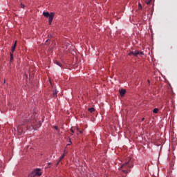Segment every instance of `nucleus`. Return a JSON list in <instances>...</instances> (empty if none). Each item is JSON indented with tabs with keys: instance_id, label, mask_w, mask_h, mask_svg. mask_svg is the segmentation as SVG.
Listing matches in <instances>:
<instances>
[{
	"instance_id": "obj_14",
	"label": "nucleus",
	"mask_w": 177,
	"mask_h": 177,
	"mask_svg": "<svg viewBox=\"0 0 177 177\" xmlns=\"http://www.w3.org/2000/svg\"><path fill=\"white\" fill-rule=\"evenodd\" d=\"M158 111H159V109L158 108L153 109V113H158Z\"/></svg>"
},
{
	"instance_id": "obj_19",
	"label": "nucleus",
	"mask_w": 177,
	"mask_h": 177,
	"mask_svg": "<svg viewBox=\"0 0 177 177\" xmlns=\"http://www.w3.org/2000/svg\"><path fill=\"white\" fill-rule=\"evenodd\" d=\"M71 131L72 133L75 132V131H74V129L73 128L71 129Z\"/></svg>"
},
{
	"instance_id": "obj_10",
	"label": "nucleus",
	"mask_w": 177,
	"mask_h": 177,
	"mask_svg": "<svg viewBox=\"0 0 177 177\" xmlns=\"http://www.w3.org/2000/svg\"><path fill=\"white\" fill-rule=\"evenodd\" d=\"M151 1H152V0H146L145 3H147V5H150Z\"/></svg>"
},
{
	"instance_id": "obj_21",
	"label": "nucleus",
	"mask_w": 177,
	"mask_h": 177,
	"mask_svg": "<svg viewBox=\"0 0 177 177\" xmlns=\"http://www.w3.org/2000/svg\"><path fill=\"white\" fill-rule=\"evenodd\" d=\"M140 55H144L143 52H140Z\"/></svg>"
},
{
	"instance_id": "obj_4",
	"label": "nucleus",
	"mask_w": 177,
	"mask_h": 177,
	"mask_svg": "<svg viewBox=\"0 0 177 177\" xmlns=\"http://www.w3.org/2000/svg\"><path fill=\"white\" fill-rule=\"evenodd\" d=\"M41 173L40 171V169H37V170H35L32 173L29 174V177H35V176H41Z\"/></svg>"
},
{
	"instance_id": "obj_18",
	"label": "nucleus",
	"mask_w": 177,
	"mask_h": 177,
	"mask_svg": "<svg viewBox=\"0 0 177 177\" xmlns=\"http://www.w3.org/2000/svg\"><path fill=\"white\" fill-rule=\"evenodd\" d=\"M21 8L24 9L25 8V6L21 2Z\"/></svg>"
},
{
	"instance_id": "obj_7",
	"label": "nucleus",
	"mask_w": 177,
	"mask_h": 177,
	"mask_svg": "<svg viewBox=\"0 0 177 177\" xmlns=\"http://www.w3.org/2000/svg\"><path fill=\"white\" fill-rule=\"evenodd\" d=\"M119 92L120 93L121 96H124L126 93V90L125 89H120L119 91Z\"/></svg>"
},
{
	"instance_id": "obj_2",
	"label": "nucleus",
	"mask_w": 177,
	"mask_h": 177,
	"mask_svg": "<svg viewBox=\"0 0 177 177\" xmlns=\"http://www.w3.org/2000/svg\"><path fill=\"white\" fill-rule=\"evenodd\" d=\"M43 15L46 18H49V19H48L49 25H51L53 18H54V16H55V13L54 12L49 13L48 12H44Z\"/></svg>"
},
{
	"instance_id": "obj_26",
	"label": "nucleus",
	"mask_w": 177,
	"mask_h": 177,
	"mask_svg": "<svg viewBox=\"0 0 177 177\" xmlns=\"http://www.w3.org/2000/svg\"><path fill=\"white\" fill-rule=\"evenodd\" d=\"M48 165H51V163H48Z\"/></svg>"
},
{
	"instance_id": "obj_22",
	"label": "nucleus",
	"mask_w": 177,
	"mask_h": 177,
	"mask_svg": "<svg viewBox=\"0 0 177 177\" xmlns=\"http://www.w3.org/2000/svg\"><path fill=\"white\" fill-rule=\"evenodd\" d=\"M80 133H82V131L78 130Z\"/></svg>"
},
{
	"instance_id": "obj_1",
	"label": "nucleus",
	"mask_w": 177,
	"mask_h": 177,
	"mask_svg": "<svg viewBox=\"0 0 177 177\" xmlns=\"http://www.w3.org/2000/svg\"><path fill=\"white\" fill-rule=\"evenodd\" d=\"M41 123L37 120V115L35 112L28 114L25 117L24 124H19L17 127L19 136L24 134L26 130H37L40 128Z\"/></svg>"
},
{
	"instance_id": "obj_13",
	"label": "nucleus",
	"mask_w": 177,
	"mask_h": 177,
	"mask_svg": "<svg viewBox=\"0 0 177 177\" xmlns=\"http://www.w3.org/2000/svg\"><path fill=\"white\" fill-rule=\"evenodd\" d=\"M55 64H57V66H60V67L62 66L61 63L59 62L58 61H55Z\"/></svg>"
},
{
	"instance_id": "obj_15",
	"label": "nucleus",
	"mask_w": 177,
	"mask_h": 177,
	"mask_svg": "<svg viewBox=\"0 0 177 177\" xmlns=\"http://www.w3.org/2000/svg\"><path fill=\"white\" fill-rule=\"evenodd\" d=\"M13 61V53H10V62Z\"/></svg>"
},
{
	"instance_id": "obj_16",
	"label": "nucleus",
	"mask_w": 177,
	"mask_h": 177,
	"mask_svg": "<svg viewBox=\"0 0 177 177\" xmlns=\"http://www.w3.org/2000/svg\"><path fill=\"white\" fill-rule=\"evenodd\" d=\"M55 129H56V131L59 133V129L58 128L57 126H55Z\"/></svg>"
},
{
	"instance_id": "obj_6",
	"label": "nucleus",
	"mask_w": 177,
	"mask_h": 177,
	"mask_svg": "<svg viewBox=\"0 0 177 177\" xmlns=\"http://www.w3.org/2000/svg\"><path fill=\"white\" fill-rule=\"evenodd\" d=\"M16 47H17V41H15V42L14 44V46H12V51L10 52V53H14V52L16 49Z\"/></svg>"
},
{
	"instance_id": "obj_17",
	"label": "nucleus",
	"mask_w": 177,
	"mask_h": 177,
	"mask_svg": "<svg viewBox=\"0 0 177 177\" xmlns=\"http://www.w3.org/2000/svg\"><path fill=\"white\" fill-rule=\"evenodd\" d=\"M72 144L71 139L69 138V143L67 144V146H69Z\"/></svg>"
},
{
	"instance_id": "obj_12",
	"label": "nucleus",
	"mask_w": 177,
	"mask_h": 177,
	"mask_svg": "<svg viewBox=\"0 0 177 177\" xmlns=\"http://www.w3.org/2000/svg\"><path fill=\"white\" fill-rule=\"evenodd\" d=\"M138 10H142V5H141L140 3H138Z\"/></svg>"
},
{
	"instance_id": "obj_9",
	"label": "nucleus",
	"mask_w": 177,
	"mask_h": 177,
	"mask_svg": "<svg viewBox=\"0 0 177 177\" xmlns=\"http://www.w3.org/2000/svg\"><path fill=\"white\" fill-rule=\"evenodd\" d=\"M88 111H90L91 113L95 111V108L91 107L88 109Z\"/></svg>"
},
{
	"instance_id": "obj_24",
	"label": "nucleus",
	"mask_w": 177,
	"mask_h": 177,
	"mask_svg": "<svg viewBox=\"0 0 177 177\" xmlns=\"http://www.w3.org/2000/svg\"><path fill=\"white\" fill-rule=\"evenodd\" d=\"M144 120H145V118H142V121H144Z\"/></svg>"
},
{
	"instance_id": "obj_3",
	"label": "nucleus",
	"mask_w": 177,
	"mask_h": 177,
	"mask_svg": "<svg viewBox=\"0 0 177 177\" xmlns=\"http://www.w3.org/2000/svg\"><path fill=\"white\" fill-rule=\"evenodd\" d=\"M128 168H131V166H130V162H127L126 163H124L120 167V169H122V171L125 174H128V171L125 170Z\"/></svg>"
},
{
	"instance_id": "obj_5",
	"label": "nucleus",
	"mask_w": 177,
	"mask_h": 177,
	"mask_svg": "<svg viewBox=\"0 0 177 177\" xmlns=\"http://www.w3.org/2000/svg\"><path fill=\"white\" fill-rule=\"evenodd\" d=\"M140 55V51L138 50H133L130 53H129V56L133 55L134 57H138V55Z\"/></svg>"
},
{
	"instance_id": "obj_8",
	"label": "nucleus",
	"mask_w": 177,
	"mask_h": 177,
	"mask_svg": "<svg viewBox=\"0 0 177 177\" xmlns=\"http://www.w3.org/2000/svg\"><path fill=\"white\" fill-rule=\"evenodd\" d=\"M64 156H65V153H63V154L60 156L59 160L57 162L56 166H57V165H59V163L60 162V161H61L62 160H63V158H64Z\"/></svg>"
},
{
	"instance_id": "obj_27",
	"label": "nucleus",
	"mask_w": 177,
	"mask_h": 177,
	"mask_svg": "<svg viewBox=\"0 0 177 177\" xmlns=\"http://www.w3.org/2000/svg\"><path fill=\"white\" fill-rule=\"evenodd\" d=\"M122 177H126L125 176H123Z\"/></svg>"
},
{
	"instance_id": "obj_20",
	"label": "nucleus",
	"mask_w": 177,
	"mask_h": 177,
	"mask_svg": "<svg viewBox=\"0 0 177 177\" xmlns=\"http://www.w3.org/2000/svg\"><path fill=\"white\" fill-rule=\"evenodd\" d=\"M52 37H53V35H52L51 34H50V35H48L49 39H50Z\"/></svg>"
},
{
	"instance_id": "obj_25",
	"label": "nucleus",
	"mask_w": 177,
	"mask_h": 177,
	"mask_svg": "<svg viewBox=\"0 0 177 177\" xmlns=\"http://www.w3.org/2000/svg\"><path fill=\"white\" fill-rule=\"evenodd\" d=\"M48 40H49V39L46 40V42H48Z\"/></svg>"
},
{
	"instance_id": "obj_23",
	"label": "nucleus",
	"mask_w": 177,
	"mask_h": 177,
	"mask_svg": "<svg viewBox=\"0 0 177 177\" xmlns=\"http://www.w3.org/2000/svg\"><path fill=\"white\" fill-rule=\"evenodd\" d=\"M148 84H150V80H148Z\"/></svg>"
},
{
	"instance_id": "obj_11",
	"label": "nucleus",
	"mask_w": 177,
	"mask_h": 177,
	"mask_svg": "<svg viewBox=\"0 0 177 177\" xmlns=\"http://www.w3.org/2000/svg\"><path fill=\"white\" fill-rule=\"evenodd\" d=\"M57 91L56 89H55L53 91V95H54L55 97H57Z\"/></svg>"
}]
</instances>
